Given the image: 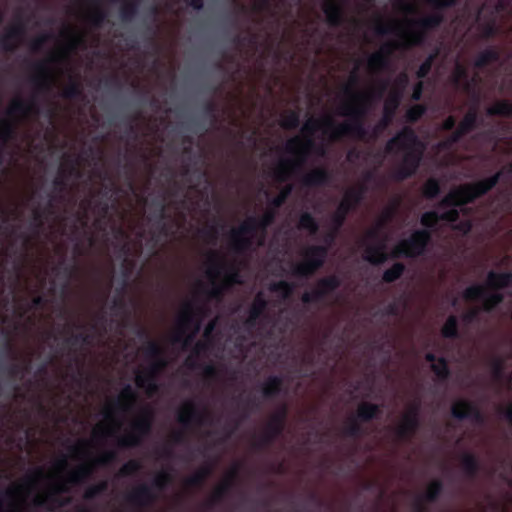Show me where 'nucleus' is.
<instances>
[{"instance_id": "f257e3e1", "label": "nucleus", "mask_w": 512, "mask_h": 512, "mask_svg": "<svg viewBox=\"0 0 512 512\" xmlns=\"http://www.w3.org/2000/svg\"><path fill=\"white\" fill-rule=\"evenodd\" d=\"M359 82L357 68L349 78V83L344 86V93L349 96L350 101L341 105L339 114L347 116L349 119L340 123L334 133L333 139H341L345 136L354 137L359 140H376L380 134L392 123L396 110L401 102V93H392L385 101L383 108V117L369 131L365 127V118L367 117L374 98L373 92L354 91L353 87Z\"/></svg>"}, {"instance_id": "f03ea898", "label": "nucleus", "mask_w": 512, "mask_h": 512, "mask_svg": "<svg viewBox=\"0 0 512 512\" xmlns=\"http://www.w3.org/2000/svg\"><path fill=\"white\" fill-rule=\"evenodd\" d=\"M424 146L417 133L410 126H404L385 145L387 154L403 153L401 161L392 172L395 181L402 182L415 175L423 155Z\"/></svg>"}, {"instance_id": "7ed1b4c3", "label": "nucleus", "mask_w": 512, "mask_h": 512, "mask_svg": "<svg viewBox=\"0 0 512 512\" xmlns=\"http://www.w3.org/2000/svg\"><path fill=\"white\" fill-rule=\"evenodd\" d=\"M136 334L139 338L147 340L143 352L145 357L151 360V364L144 372L138 371L136 373L135 382L137 387L145 389L147 394L151 396L159 390L157 376L167 366L164 357L165 352L158 342L149 339V333L146 329L138 327Z\"/></svg>"}, {"instance_id": "20e7f679", "label": "nucleus", "mask_w": 512, "mask_h": 512, "mask_svg": "<svg viewBox=\"0 0 512 512\" xmlns=\"http://www.w3.org/2000/svg\"><path fill=\"white\" fill-rule=\"evenodd\" d=\"M285 149L288 153L295 155L293 160H283L275 170L276 179L284 182L292 172L299 171L306 163L311 152L323 157L326 155L324 144H317L312 137H306L304 140L300 137H293L286 143Z\"/></svg>"}, {"instance_id": "39448f33", "label": "nucleus", "mask_w": 512, "mask_h": 512, "mask_svg": "<svg viewBox=\"0 0 512 512\" xmlns=\"http://www.w3.org/2000/svg\"><path fill=\"white\" fill-rule=\"evenodd\" d=\"M503 175L504 171L499 170L488 178L461 185L444 196L438 203V208L451 209L474 203L478 198L491 191L499 183Z\"/></svg>"}, {"instance_id": "423d86ee", "label": "nucleus", "mask_w": 512, "mask_h": 512, "mask_svg": "<svg viewBox=\"0 0 512 512\" xmlns=\"http://www.w3.org/2000/svg\"><path fill=\"white\" fill-rule=\"evenodd\" d=\"M428 2L433 6L435 11L416 21H412V24L415 25L417 29L405 33L404 37L407 47L423 44L426 38V32L438 28L444 22L442 10L454 7L457 0H428Z\"/></svg>"}, {"instance_id": "0eeeda50", "label": "nucleus", "mask_w": 512, "mask_h": 512, "mask_svg": "<svg viewBox=\"0 0 512 512\" xmlns=\"http://www.w3.org/2000/svg\"><path fill=\"white\" fill-rule=\"evenodd\" d=\"M173 477L169 472H159L151 484H139L126 497L131 505L138 508H147L152 506L158 499V492L166 490L172 483Z\"/></svg>"}, {"instance_id": "6e6552de", "label": "nucleus", "mask_w": 512, "mask_h": 512, "mask_svg": "<svg viewBox=\"0 0 512 512\" xmlns=\"http://www.w3.org/2000/svg\"><path fill=\"white\" fill-rule=\"evenodd\" d=\"M205 310L202 306L186 303L178 320V330L173 335L172 342L182 344L186 349L194 340L201 328V318Z\"/></svg>"}, {"instance_id": "1a4fd4ad", "label": "nucleus", "mask_w": 512, "mask_h": 512, "mask_svg": "<svg viewBox=\"0 0 512 512\" xmlns=\"http://www.w3.org/2000/svg\"><path fill=\"white\" fill-rule=\"evenodd\" d=\"M432 238L427 229L415 230L408 238L402 239L392 250V258H416L423 255Z\"/></svg>"}, {"instance_id": "9d476101", "label": "nucleus", "mask_w": 512, "mask_h": 512, "mask_svg": "<svg viewBox=\"0 0 512 512\" xmlns=\"http://www.w3.org/2000/svg\"><path fill=\"white\" fill-rule=\"evenodd\" d=\"M367 190L366 184L362 183L345 192L343 199L331 217V224L335 228V231H339L342 228L349 213L356 210L363 202Z\"/></svg>"}, {"instance_id": "9b49d317", "label": "nucleus", "mask_w": 512, "mask_h": 512, "mask_svg": "<svg viewBox=\"0 0 512 512\" xmlns=\"http://www.w3.org/2000/svg\"><path fill=\"white\" fill-rule=\"evenodd\" d=\"M328 255V247L322 245L309 246L304 251V260L291 267V274L298 278H309L323 267Z\"/></svg>"}, {"instance_id": "f8f14e48", "label": "nucleus", "mask_w": 512, "mask_h": 512, "mask_svg": "<svg viewBox=\"0 0 512 512\" xmlns=\"http://www.w3.org/2000/svg\"><path fill=\"white\" fill-rule=\"evenodd\" d=\"M288 415V408L281 405L266 423L262 434L253 442L255 450H263L271 446L275 440L282 435Z\"/></svg>"}, {"instance_id": "ddd939ff", "label": "nucleus", "mask_w": 512, "mask_h": 512, "mask_svg": "<svg viewBox=\"0 0 512 512\" xmlns=\"http://www.w3.org/2000/svg\"><path fill=\"white\" fill-rule=\"evenodd\" d=\"M152 423V411L149 408L142 409L140 415L133 421L131 431L119 439L118 445L123 448L140 446L143 439L150 434Z\"/></svg>"}, {"instance_id": "4468645a", "label": "nucleus", "mask_w": 512, "mask_h": 512, "mask_svg": "<svg viewBox=\"0 0 512 512\" xmlns=\"http://www.w3.org/2000/svg\"><path fill=\"white\" fill-rule=\"evenodd\" d=\"M210 267L207 274L211 278L223 275V284L229 289L236 284H242V276L239 266L234 262H227L217 252H212L209 257Z\"/></svg>"}, {"instance_id": "2eb2a0df", "label": "nucleus", "mask_w": 512, "mask_h": 512, "mask_svg": "<svg viewBox=\"0 0 512 512\" xmlns=\"http://www.w3.org/2000/svg\"><path fill=\"white\" fill-rule=\"evenodd\" d=\"M254 216L248 217L239 227L230 232L231 249L237 254H243L252 249L254 236L258 232Z\"/></svg>"}, {"instance_id": "dca6fc26", "label": "nucleus", "mask_w": 512, "mask_h": 512, "mask_svg": "<svg viewBox=\"0 0 512 512\" xmlns=\"http://www.w3.org/2000/svg\"><path fill=\"white\" fill-rule=\"evenodd\" d=\"M385 227H381L377 222L376 226L369 229L366 233V238L371 241H377L376 244L366 245L364 251V260L374 266H379L385 263L389 255L386 252V244L384 240H380V235Z\"/></svg>"}, {"instance_id": "f3484780", "label": "nucleus", "mask_w": 512, "mask_h": 512, "mask_svg": "<svg viewBox=\"0 0 512 512\" xmlns=\"http://www.w3.org/2000/svg\"><path fill=\"white\" fill-rule=\"evenodd\" d=\"M340 286L341 279L337 275L322 277L313 290L303 293L301 300L304 304L321 303Z\"/></svg>"}, {"instance_id": "a211bd4d", "label": "nucleus", "mask_w": 512, "mask_h": 512, "mask_svg": "<svg viewBox=\"0 0 512 512\" xmlns=\"http://www.w3.org/2000/svg\"><path fill=\"white\" fill-rule=\"evenodd\" d=\"M79 159L73 156H66L65 163L58 170L57 177L53 180V188L63 198V194L67 192L69 179L72 176L80 177Z\"/></svg>"}, {"instance_id": "6ab92c4d", "label": "nucleus", "mask_w": 512, "mask_h": 512, "mask_svg": "<svg viewBox=\"0 0 512 512\" xmlns=\"http://www.w3.org/2000/svg\"><path fill=\"white\" fill-rule=\"evenodd\" d=\"M451 415L457 420H471L479 425L485 422V416L478 406L465 399H460L452 405Z\"/></svg>"}, {"instance_id": "aec40b11", "label": "nucleus", "mask_w": 512, "mask_h": 512, "mask_svg": "<svg viewBox=\"0 0 512 512\" xmlns=\"http://www.w3.org/2000/svg\"><path fill=\"white\" fill-rule=\"evenodd\" d=\"M207 415L200 411L193 401H187L177 413V421L184 427L191 424L203 425L206 422Z\"/></svg>"}, {"instance_id": "412c9836", "label": "nucleus", "mask_w": 512, "mask_h": 512, "mask_svg": "<svg viewBox=\"0 0 512 512\" xmlns=\"http://www.w3.org/2000/svg\"><path fill=\"white\" fill-rule=\"evenodd\" d=\"M26 33L25 26L18 22L10 26L0 38V48L5 52H14Z\"/></svg>"}, {"instance_id": "4be33fe9", "label": "nucleus", "mask_w": 512, "mask_h": 512, "mask_svg": "<svg viewBox=\"0 0 512 512\" xmlns=\"http://www.w3.org/2000/svg\"><path fill=\"white\" fill-rule=\"evenodd\" d=\"M36 74L31 78L38 92L48 93L53 86V76L47 63L44 61L34 64Z\"/></svg>"}, {"instance_id": "5701e85b", "label": "nucleus", "mask_w": 512, "mask_h": 512, "mask_svg": "<svg viewBox=\"0 0 512 512\" xmlns=\"http://www.w3.org/2000/svg\"><path fill=\"white\" fill-rule=\"evenodd\" d=\"M339 124H335L334 120L331 117H324L322 119H309L302 127V132L307 135V137H312V135L322 129L325 134L329 132V138L332 141H337L338 139H333V133L336 127Z\"/></svg>"}, {"instance_id": "b1692460", "label": "nucleus", "mask_w": 512, "mask_h": 512, "mask_svg": "<svg viewBox=\"0 0 512 512\" xmlns=\"http://www.w3.org/2000/svg\"><path fill=\"white\" fill-rule=\"evenodd\" d=\"M268 308V301L262 292L257 293L248 311L245 327L251 330L256 327L258 320Z\"/></svg>"}, {"instance_id": "393cba45", "label": "nucleus", "mask_w": 512, "mask_h": 512, "mask_svg": "<svg viewBox=\"0 0 512 512\" xmlns=\"http://www.w3.org/2000/svg\"><path fill=\"white\" fill-rule=\"evenodd\" d=\"M331 181V173L324 167H318L306 173L301 178V184L304 187H322Z\"/></svg>"}, {"instance_id": "a878e982", "label": "nucleus", "mask_w": 512, "mask_h": 512, "mask_svg": "<svg viewBox=\"0 0 512 512\" xmlns=\"http://www.w3.org/2000/svg\"><path fill=\"white\" fill-rule=\"evenodd\" d=\"M323 12L330 27H340L345 21V13L342 6L334 0H328L324 3Z\"/></svg>"}, {"instance_id": "bb28decb", "label": "nucleus", "mask_w": 512, "mask_h": 512, "mask_svg": "<svg viewBox=\"0 0 512 512\" xmlns=\"http://www.w3.org/2000/svg\"><path fill=\"white\" fill-rule=\"evenodd\" d=\"M7 350L11 358L15 361L6 369L8 376L12 379H22L24 374L28 373L30 370V358H27L24 363L18 362V355L9 342L7 343Z\"/></svg>"}, {"instance_id": "cd10ccee", "label": "nucleus", "mask_w": 512, "mask_h": 512, "mask_svg": "<svg viewBox=\"0 0 512 512\" xmlns=\"http://www.w3.org/2000/svg\"><path fill=\"white\" fill-rule=\"evenodd\" d=\"M23 489L22 485L10 487L0 493V512H23L18 503L12 501Z\"/></svg>"}, {"instance_id": "c85d7f7f", "label": "nucleus", "mask_w": 512, "mask_h": 512, "mask_svg": "<svg viewBox=\"0 0 512 512\" xmlns=\"http://www.w3.org/2000/svg\"><path fill=\"white\" fill-rule=\"evenodd\" d=\"M420 427V419L413 415H404L401 424L396 429L400 440H410Z\"/></svg>"}, {"instance_id": "c756f323", "label": "nucleus", "mask_w": 512, "mask_h": 512, "mask_svg": "<svg viewBox=\"0 0 512 512\" xmlns=\"http://www.w3.org/2000/svg\"><path fill=\"white\" fill-rule=\"evenodd\" d=\"M284 380L280 375L269 376L261 386V392L264 399L272 400L279 396L283 391Z\"/></svg>"}, {"instance_id": "7c9ffc66", "label": "nucleus", "mask_w": 512, "mask_h": 512, "mask_svg": "<svg viewBox=\"0 0 512 512\" xmlns=\"http://www.w3.org/2000/svg\"><path fill=\"white\" fill-rule=\"evenodd\" d=\"M382 413L381 406L379 404L371 402H361L356 410L355 418L360 422H370L374 419H378Z\"/></svg>"}, {"instance_id": "2f4dec72", "label": "nucleus", "mask_w": 512, "mask_h": 512, "mask_svg": "<svg viewBox=\"0 0 512 512\" xmlns=\"http://www.w3.org/2000/svg\"><path fill=\"white\" fill-rule=\"evenodd\" d=\"M137 401V393L131 384H126L119 398L114 402V406L122 411H131Z\"/></svg>"}, {"instance_id": "473e14b6", "label": "nucleus", "mask_w": 512, "mask_h": 512, "mask_svg": "<svg viewBox=\"0 0 512 512\" xmlns=\"http://www.w3.org/2000/svg\"><path fill=\"white\" fill-rule=\"evenodd\" d=\"M480 468V461L475 454L470 452L462 454L461 469L467 478L475 479L479 474Z\"/></svg>"}, {"instance_id": "72a5a7b5", "label": "nucleus", "mask_w": 512, "mask_h": 512, "mask_svg": "<svg viewBox=\"0 0 512 512\" xmlns=\"http://www.w3.org/2000/svg\"><path fill=\"white\" fill-rule=\"evenodd\" d=\"M38 114L39 113V107L34 102H27L23 99L17 98L13 100L7 110V114L9 116H16V115H27V114Z\"/></svg>"}, {"instance_id": "f704fd0d", "label": "nucleus", "mask_w": 512, "mask_h": 512, "mask_svg": "<svg viewBox=\"0 0 512 512\" xmlns=\"http://www.w3.org/2000/svg\"><path fill=\"white\" fill-rule=\"evenodd\" d=\"M153 204L157 208L154 216L157 220L155 226L158 230V234L159 236L167 237L170 233V229L168 224L165 222V219L167 218L165 199L162 198L155 200Z\"/></svg>"}, {"instance_id": "c9c22d12", "label": "nucleus", "mask_w": 512, "mask_h": 512, "mask_svg": "<svg viewBox=\"0 0 512 512\" xmlns=\"http://www.w3.org/2000/svg\"><path fill=\"white\" fill-rule=\"evenodd\" d=\"M512 284V272H495L491 270L487 275V286L491 289H504Z\"/></svg>"}, {"instance_id": "e433bc0d", "label": "nucleus", "mask_w": 512, "mask_h": 512, "mask_svg": "<svg viewBox=\"0 0 512 512\" xmlns=\"http://www.w3.org/2000/svg\"><path fill=\"white\" fill-rule=\"evenodd\" d=\"M500 60V51L497 47H488L481 51L475 58L473 65L477 69H483L492 62Z\"/></svg>"}, {"instance_id": "4c0bfd02", "label": "nucleus", "mask_w": 512, "mask_h": 512, "mask_svg": "<svg viewBox=\"0 0 512 512\" xmlns=\"http://www.w3.org/2000/svg\"><path fill=\"white\" fill-rule=\"evenodd\" d=\"M238 474V467H234L229 474L226 476L224 481L215 489L211 503H217L224 498V496L230 491L233 486V482Z\"/></svg>"}, {"instance_id": "58836bf2", "label": "nucleus", "mask_w": 512, "mask_h": 512, "mask_svg": "<svg viewBox=\"0 0 512 512\" xmlns=\"http://www.w3.org/2000/svg\"><path fill=\"white\" fill-rule=\"evenodd\" d=\"M69 488L65 483H59L56 484L53 487V493L47 495L46 497H37L35 500V504L39 507L46 506L47 502L55 503L59 506H64L69 503L70 499H66L65 501H62L58 499L57 497H54V494L64 493L68 492Z\"/></svg>"}, {"instance_id": "ea45409f", "label": "nucleus", "mask_w": 512, "mask_h": 512, "mask_svg": "<svg viewBox=\"0 0 512 512\" xmlns=\"http://www.w3.org/2000/svg\"><path fill=\"white\" fill-rule=\"evenodd\" d=\"M197 358L198 357H195L193 354H191L186 359L185 365L191 370L202 368L204 376L208 379H215L219 376V370L214 364L202 365L198 362Z\"/></svg>"}, {"instance_id": "a19ab883", "label": "nucleus", "mask_w": 512, "mask_h": 512, "mask_svg": "<svg viewBox=\"0 0 512 512\" xmlns=\"http://www.w3.org/2000/svg\"><path fill=\"white\" fill-rule=\"evenodd\" d=\"M212 474V467L205 465L196 471L193 475L185 479V486L188 488L202 487L206 479Z\"/></svg>"}, {"instance_id": "79ce46f5", "label": "nucleus", "mask_w": 512, "mask_h": 512, "mask_svg": "<svg viewBox=\"0 0 512 512\" xmlns=\"http://www.w3.org/2000/svg\"><path fill=\"white\" fill-rule=\"evenodd\" d=\"M93 473V467L90 464H82L69 473L66 482L72 485L83 483Z\"/></svg>"}, {"instance_id": "37998d69", "label": "nucleus", "mask_w": 512, "mask_h": 512, "mask_svg": "<svg viewBox=\"0 0 512 512\" xmlns=\"http://www.w3.org/2000/svg\"><path fill=\"white\" fill-rule=\"evenodd\" d=\"M479 122L478 110L476 107H472L464 115L463 119L459 123L458 127L466 135L477 128Z\"/></svg>"}, {"instance_id": "c03bdc74", "label": "nucleus", "mask_w": 512, "mask_h": 512, "mask_svg": "<svg viewBox=\"0 0 512 512\" xmlns=\"http://www.w3.org/2000/svg\"><path fill=\"white\" fill-rule=\"evenodd\" d=\"M85 2H89L94 5V9L88 16L89 22L95 28H100L103 23L106 21L107 13L101 7L99 0H84Z\"/></svg>"}, {"instance_id": "a18cd8bd", "label": "nucleus", "mask_w": 512, "mask_h": 512, "mask_svg": "<svg viewBox=\"0 0 512 512\" xmlns=\"http://www.w3.org/2000/svg\"><path fill=\"white\" fill-rule=\"evenodd\" d=\"M390 66V60L387 59L386 53L377 51L368 58V67L373 72H381Z\"/></svg>"}, {"instance_id": "49530a36", "label": "nucleus", "mask_w": 512, "mask_h": 512, "mask_svg": "<svg viewBox=\"0 0 512 512\" xmlns=\"http://www.w3.org/2000/svg\"><path fill=\"white\" fill-rule=\"evenodd\" d=\"M488 116L512 117V103L508 100H499L486 110Z\"/></svg>"}, {"instance_id": "de8ad7c7", "label": "nucleus", "mask_w": 512, "mask_h": 512, "mask_svg": "<svg viewBox=\"0 0 512 512\" xmlns=\"http://www.w3.org/2000/svg\"><path fill=\"white\" fill-rule=\"evenodd\" d=\"M443 482L439 479L433 480L427 487V490L423 495H421L422 499L426 503H433L438 500L441 493L443 492Z\"/></svg>"}, {"instance_id": "09e8293b", "label": "nucleus", "mask_w": 512, "mask_h": 512, "mask_svg": "<svg viewBox=\"0 0 512 512\" xmlns=\"http://www.w3.org/2000/svg\"><path fill=\"white\" fill-rule=\"evenodd\" d=\"M431 370L441 382H445L450 378L451 371L445 357H439L437 362L431 365Z\"/></svg>"}, {"instance_id": "8fccbe9b", "label": "nucleus", "mask_w": 512, "mask_h": 512, "mask_svg": "<svg viewBox=\"0 0 512 512\" xmlns=\"http://www.w3.org/2000/svg\"><path fill=\"white\" fill-rule=\"evenodd\" d=\"M405 270L406 267L403 263L396 262L390 268L384 271L382 280L384 283H393L402 277Z\"/></svg>"}, {"instance_id": "3c124183", "label": "nucleus", "mask_w": 512, "mask_h": 512, "mask_svg": "<svg viewBox=\"0 0 512 512\" xmlns=\"http://www.w3.org/2000/svg\"><path fill=\"white\" fill-rule=\"evenodd\" d=\"M441 334L447 339H456L459 337L458 318L455 315L448 316L441 329Z\"/></svg>"}, {"instance_id": "603ef678", "label": "nucleus", "mask_w": 512, "mask_h": 512, "mask_svg": "<svg viewBox=\"0 0 512 512\" xmlns=\"http://www.w3.org/2000/svg\"><path fill=\"white\" fill-rule=\"evenodd\" d=\"M298 227L302 230H307L312 235L316 234L319 230V224L317 220L309 212H303L300 215Z\"/></svg>"}, {"instance_id": "864d4df0", "label": "nucleus", "mask_w": 512, "mask_h": 512, "mask_svg": "<svg viewBox=\"0 0 512 512\" xmlns=\"http://www.w3.org/2000/svg\"><path fill=\"white\" fill-rule=\"evenodd\" d=\"M504 300V295L500 292H492L488 293L486 290V296L482 298L483 305L482 309L485 312H491L493 311L499 304H501Z\"/></svg>"}, {"instance_id": "5fc2aeb1", "label": "nucleus", "mask_w": 512, "mask_h": 512, "mask_svg": "<svg viewBox=\"0 0 512 512\" xmlns=\"http://www.w3.org/2000/svg\"><path fill=\"white\" fill-rule=\"evenodd\" d=\"M82 85L76 78H70L69 84L64 88L62 97L65 99H77L82 96Z\"/></svg>"}, {"instance_id": "6e6d98bb", "label": "nucleus", "mask_w": 512, "mask_h": 512, "mask_svg": "<svg viewBox=\"0 0 512 512\" xmlns=\"http://www.w3.org/2000/svg\"><path fill=\"white\" fill-rule=\"evenodd\" d=\"M486 296V286L474 284L467 287L463 292V298L466 301L482 300Z\"/></svg>"}, {"instance_id": "4d7b16f0", "label": "nucleus", "mask_w": 512, "mask_h": 512, "mask_svg": "<svg viewBox=\"0 0 512 512\" xmlns=\"http://www.w3.org/2000/svg\"><path fill=\"white\" fill-rule=\"evenodd\" d=\"M365 431L360 423L355 417L349 419L348 423L343 429V434L349 438H359L364 435Z\"/></svg>"}, {"instance_id": "13d9d810", "label": "nucleus", "mask_w": 512, "mask_h": 512, "mask_svg": "<svg viewBox=\"0 0 512 512\" xmlns=\"http://www.w3.org/2000/svg\"><path fill=\"white\" fill-rule=\"evenodd\" d=\"M365 431L360 423L355 417L349 419L348 423L343 429V434L349 438H359L364 435Z\"/></svg>"}, {"instance_id": "bf43d9fd", "label": "nucleus", "mask_w": 512, "mask_h": 512, "mask_svg": "<svg viewBox=\"0 0 512 512\" xmlns=\"http://www.w3.org/2000/svg\"><path fill=\"white\" fill-rule=\"evenodd\" d=\"M139 0H132L123 4L120 8V17L124 22L131 21L138 13Z\"/></svg>"}, {"instance_id": "052dcab7", "label": "nucleus", "mask_w": 512, "mask_h": 512, "mask_svg": "<svg viewBox=\"0 0 512 512\" xmlns=\"http://www.w3.org/2000/svg\"><path fill=\"white\" fill-rule=\"evenodd\" d=\"M439 222V213L434 210L423 213L420 218V224L424 227L423 229H427L431 233L432 230L437 228Z\"/></svg>"}, {"instance_id": "680f3d73", "label": "nucleus", "mask_w": 512, "mask_h": 512, "mask_svg": "<svg viewBox=\"0 0 512 512\" xmlns=\"http://www.w3.org/2000/svg\"><path fill=\"white\" fill-rule=\"evenodd\" d=\"M92 342V336L85 332L71 333L66 339L65 343L70 347H77L79 345H88Z\"/></svg>"}, {"instance_id": "e2e57ef3", "label": "nucleus", "mask_w": 512, "mask_h": 512, "mask_svg": "<svg viewBox=\"0 0 512 512\" xmlns=\"http://www.w3.org/2000/svg\"><path fill=\"white\" fill-rule=\"evenodd\" d=\"M427 107L424 104H416L407 109L405 120L410 124L416 123L426 113Z\"/></svg>"}, {"instance_id": "0e129e2a", "label": "nucleus", "mask_w": 512, "mask_h": 512, "mask_svg": "<svg viewBox=\"0 0 512 512\" xmlns=\"http://www.w3.org/2000/svg\"><path fill=\"white\" fill-rule=\"evenodd\" d=\"M441 192V186L437 179H428L423 186V195L427 199H435Z\"/></svg>"}, {"instance_id": "69168bd1", "label": "nucleus", "mask_w": 512, "mask_h": 512, "mask_svg": "<svg viewBox=\"0 0 512 512\" xmlns=\"http://www.w3.org/2000/svg\"><path fill=\"white\" fill-rule=\"evenodd\" d=\"M300 125V113L297 110H290L286 113L281 121L284 129H296Z\"/></svg>"}, {"instance_id": "338daca9", "label": "nucleus", "mask_w": 512, "mask_h": 512, "mask_svg": "<svg viewBox=\"0 0 512 512\" xmlns=\"http://www.w3.org/2000/svg\"><path fill=\"white\" fill-rule=\"evenodd\" d=\"M108 489V482L107 481H101L96 485L90 486L86 489L84 492V499L85 500H93L106 492Z\"/></svg>"}, {"instance_id": "774afa93", "label": "nucleus", "mask_w": 512, "mask_h": 512, "mask_svg": "<svg viewBox=\"0 0 512 512\" xmlns=\"http://www.w3.org/2000/svg\"><path fill=\"white\" fill-rule=\"evenodd\" d=\"M270 290L275 293H281L284 298H288L293 293L294 286L285 280H280L272 283L270 285Z\"/></svg>"}]
</instances>
